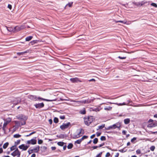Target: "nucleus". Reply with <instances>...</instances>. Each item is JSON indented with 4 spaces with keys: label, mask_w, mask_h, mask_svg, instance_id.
<instances>
[{
    "label": "nucleus",
    "mask_w": 157,
    "mask_h": 157,
    "mask_svg": "<svg viewBox=\"0 0 157 157\" xmlns=\"http://www.w3.org/2000/svg\"><path fill=\"white\" fill-rule=\"evenodd\" d=\"M11 121V119L10 118H8L7 120L5 121L3 124L2 129L4 131H5V128L6 126Z\"/></svg>",
    "instance_id": "nucleus-7"
},
{
    "label": "nucleus",
    "mask_w": 157,
    "mask_h": 157,
    "mask_svg": "<svg viewBox=\"0 0 157 157\" xmlns=\"http://www.w3.org/2000/svg\"><path fill=\"white\" fill-rule=\"evenodd\" d=\"M95 80L94 79V78H92V79H91L90 80H89V82H91V81H94V82H95Z\"/></svg>",
    "instance_id": "nucleus-58"
},
{
    "label": "nucleus",
    "mask_w": 157,
    "mask_h": 157,
    "mask_svg": "<svg viewBox=\"0 0 157 157\" xmlns=\"http://www.w3.org/2000/svg\"><path fill=\"white\" fill-rule=\"evenodd\" d=\"M72 4H73V2H70L68 3V4H67V6H69V7H71V6H72Z\"/></svg>",
    "instance_id": "nucleus-43"
},
{
    "label": "nucleus",
    "mask_w": 157,
    "mask_h": 157,
    "mask_svg": "<svg viewBox=\"0 0 157 157\" xmlns=\"http://www.w3.org/2000/svg\"><path fill=\"white\" fill-rule=\"evenodd\" d=\"M41 148L42 149V151H45L47 149V147L44 146L41 147Z\"/></svg>",
    "instance_id": "nucleus-35"
},
{
    "label": "nucleus",
    "mask_w": 157,
    "mask_h": 157,
    "mask_svg": "<svg viewBox=\"0 0 157 157\" xmlns=\"http://www.w3.org/2000/svg\"><path fill=\"white\" fill-rule=\"evenodd\" d=\"M151 5L152 6H153L155 7H157V5L155 3H151Z\"/></svg>",
    "instance_id": "nucleus-42"
},
{
    "label": "nucleus",
    "mask_w": 157,
    "mask_h": 157,
    "mask_svg": "<svg viewBox=\"0 0 157 157\" xmlns=\"http://www.w3.org/2000/svg\"><path fill=\"white\" fill-rule=\"evenodd\" d=\"M115 22L116 23L121 22L124 24L126 23V22L122 21H115Z\"/></svg>",
    "instance_id": "nucleus-30"
},
{
    "label": "nucleus",
    "mask_w": 157,
    "mask_h": 157,
    "mask_svg": "<svg viewBox=\"0 0 157 157\" xmlns=\"http://www.w3.org/2000/svg\"><path fill=\"white\" fill-rule=\"evenodd\" d=\"M70 126H71V124L70 122H68L67 124L63 123L62 125L60 126V128L62 130H64L68 128Z\"/></svg>",
    "instance_id": "nucleus-5"
},
{
    "label": "nucleus",
    "mask_w": 157,
    "mask_h": 157,
    "mask_svg": "<svg viewBox=\"0 0 157 157\" xmlns=\"http://www.w3.org/2000/svg\"><path fill=\"white\" fill-rule=\"evenodd\" d=\"M105 144V143H103L101 144H100L99 146H98V147H101L102 146H103Z\"/></svg>",
    "instance_id": "nucleus-57"
},
{
    "label": "nucleus",
    "mask_w": 157,
    "mask_h": 157,
    "mask_svg": "<svg viewBox=\"0 0 157 157\" xmlns=\"http://www.w3.org/2000/svg\"><path fill=\"white\" fill-rule=\"evenodd\" d=\"M120 127L121 125L118 123H117L116 124H114L112 125L109 126L107 128H105V129L107 130H113L115 129L116 128L120 129Z\"/></svg>",
    "instance_id": "nucleus-3"
},
{
    "label": "nucleus",
    "mask_w": 157,
    "mask_h": 157,
    "mask_svg": "<svg viewBox=\"0 0 157 157\" xmlns=\"http://www.w3.org/2000/svg\"><path fill=\"white\" fill-rule=\"evenodd\" d=\"M115 104H116L118 106H121L122 105H125L126 104L125 102H123V103H115Z\"/></svg>",
    "instance_id": "nucleus-38"
},
{
    "label": "nucleus",
    "mask_w": 157,
    "mask_h": 157,
    "mask_svg": "<svg viewBox=\"0 0 157 157\" xmlns=\"http://www.w3.org/2000/svg\"><path fill=\"white\" fill-rule=\"evenodd\" d=\"M14 29V32L16 33L18 31H19L21 30V27H19L18 26H17L14 27L13 28Z\"/></svg>",
    "instance_id": "nucleus-13"
},
{
    "label": "nucleus",
    "mask_w": 157,
    "mask_h": 157,
    "mask_svg": "<svg viewBox=\"0 0 157 157\" xmlns=\"http://www.w3.org/2000/svg\"><path fill=\"white\" fill-rule=\"evenodd\" d=\"M17 118L21 121H23V122H19L18 121H16V124L19 125H22L25 124V121L27 120L28 118L26 116L24 115L21 114L17 116L16 117Z\"/></svg>",
    "instance_id": "nucleus-1"
},
{
    "label": "nucleus",
    "mask_w": 157,
    "mask_h": 157,
    "mask_svg": "<svg viewBox=\"0 0 157 157\" xmlns=\"http://www.w3.org/2000/svg\"><path fill=\"white\" fill-rule=\"evenodd\" d=\"M93 99H88L87 100H84L85 104H88L90 103L91 102L93 101Z\"/></svg>",
    "instance_id": "nucleus-17"
},
{
    "label": "nucleus",
    "mask_w": 157,
    "mask_h": 157,
    "mask_svg": "<svg viewBox=\"0 0 157 157\" xmlns=\"http://www.w3.org/2000/svg\"><path fill=\"white\" fill-rule=\"evenodd\" d=\"M36 155L35 154H33L31 155V157H35Z\"/></svg>",
    "instance_id": "nucleus-64"
},
{
    "label": "nucleus",
    "mask_w": 157,
    "mask_h": 157,
    "mask_svg": "<svg viewBox=\"0 0 157 157\" xmlns=\"http://www.w3.org/2000/svg\"><path fill=\"white\" fill-rule=\"evenodd\" d=\"M155 147L154 146H152L151 147H150V149L151 151H154L155 149Z\"/></svg>",
    "instance_id": "nucleus-39"
},
{
    "label": "nucleus",
    "mask_w": 157,
    "mask_h": 157,
    "mask_svg": "<svg viewBox=\"0 0 157 157\" xmlns=\"http://www.w3.org/2000/svg\"><path fill=\"white\" fill-rule=\"evenodd\" d=\"M79 132L78 133L77 136H78L77 137V138L79 137V136H82L84 133V130L82 128H80L79 129Z\"/></svg>",
    "instance_id": "nucleus-11"
},
{
    "label": "nucleus",
    "mask_w": 157,
    "mask_h": 157,
    "mask_svg": "<svg viewBox=\"0 0 157 157\" xmlns=\"http://www.w3.org/2000/svg\"><path fill=\"white\" fill-rule=\"evenodd\" d=\"M119 155V153H117L116 154V155H115V157H118Z\"/></svg>",
    "instance_id": "nucleus-62"
},
{
    "label": "nucleus",
    "mask_w": 157,
    "mask_h": 157,
    "mask_svg": "<svg viewBox=\"0 0 157 157\" xmlns=\"http://www.w3.org/2000/svg\"><path fill=\"white\" fill-rule=\"evenodd\" d=\"M49 124H51L52 123V119H50L49 120Z\"/></svg>",
    "instance_id": "nucleus-53"
},
{
    "label": "nucleus",
    "mask_w": 157,
    "mask_h": 157,
    "mask_svg": "<svg viewBox=\"0 0 157 157\" xmlns=\"http://www.w3.org/2000/svg\"><path fill=\"white\" fill-rule=\"evenodd\" d=\"M56 149V148L55 147H51V149L52 150H55Z\"/></svg>",
    "instance_id": "nucleus-56"
},
{
    "label": "nucleus",
    "mask_w": 157,
    "mask_h": 157,
    "mask_svg": "<svg viewBox=\"0 0 157 157\" xmlns=\"http://www.w3.org/2000/svg\"><path fill=\"white\" fill-rule=\"evenodd\" d=\"M28 98L29 99L34 101H37L38 100L41 99L43 101H55V100H49L45 99L40 97L37 98L36 96L30 95L28 96Z\"/></svg>",
    "instance_id": "nucleus-2"
},
{
    "label": "nucleus",
    "mask_w": 157,
    "mask_h": 157,
    "mask_svg": "<svg viewBox=\"0 0 157 157\" xmlns=\"http://www.w3.org/2000/svg\"><path fill=\"white\" fill-rule=\"evenodd\" d=\"M27 143L29 144H35L36 143V140L35 139H32L31 140H28Z\"/></svg>",
    "instance_id": "nucleus-10"
},
{
    "label": "nucleus",
    "mask_w": 157,
    "mask_h": 157,
    "mask_svg": "<svg viewBox=\"0 0 157 157\" xmlns=\"http://www.w3.org/2000/svg\"><path fill=\"white\" fill-rule=\"evenodd\" d=\"M88 137V136H84L82 137V138L81 139L82 141L83 140L87 138Z\"/></svg>",
    "instance_id": "nucleus-40"
},
{
    "label": "nucleus",
    "mask_w": 157,
    "mask_h": 157,
    "mask_svg": "<svg viewBox=\"0 0 157 157\" xmlns=\"http://www.w3.org/2000/svg\"><path fill=\"white\" fill-rule=\"evenodd\" d=\"M6 29L8 31L11 32H14V29L12 27H8L7 26H6Z\"/></svg>",
    "instance_id": "nucleus-19"
},
{
    "label": "nucleus",
    "mask_w": 157,
    "mask_h": 157,
    "mask_svg": "<svg viewBox=\"0 0 157 157\" xmlns=\"http://www.w3.org/2000/svg\"><path fill=\"white\" fill-rule=\"evenodd\" d=\"M70 80L73 83L76 82L78 81L81 82L79 81V79L77 78H71L70 79Z\"/></svg>",
    "instance_id": "nucleus-14"
},
{
    "label": "nucleus",
    "mask_w": 157,
    "mask_h": 157,
    "mask_svg": "<svg viewBox=\"0 0 157 157\" xmlns=\"http://www.w3.org/2000/svg\"><path fill=\"white\" fill-rule=\"evenodd\" d=\"M91 111H99V110L98 108H95L94 109H92L91 110Z\"/></svg>",
    "instance_id": "nucleus-45"
},
{
    "label": "nucleus",
    "mask_w": 157,
    "mask_h": 157,
    "mask_svg": "<svg viewBox=\"0 0 157 157\" xmlns=\"http://www.w3.org/2000/svg\"><path fill=\"white\" fill-rule=\"evenodd\" d=\"M34 106L36 108L40 109L43 107L44 106V104L43 102H42L38 104H36L34 105Z\"/></svg>",
    "instance_id": "nucleus-8"
},
{
    "label": "nucleus",
    "mask_w": 157,
    "mask_h": 157,
    "mask_svg": "<svg viewBox=\"0 0 157 157\" xmlns=\"http://www.w3.org/2000/svg\"><path fill=\"white\" fill-rule=\"evenodd\" d=\"M33 38L32 36H29L26 37L25 38V41H29L31 40Z\"/></svg>",
    "instance_id": "nucleus-18"
},
{
    "label": "nucleus",
    "mask_w": 157,
    "mask_h": 157,
    "mask_svg": "<svg viewBox=\"0 0 157 157\" xmlns=\"http://www.w3.org/2000/svg\"><path fill=\"white\" fill-rule=\"evenodd\" d=\"M93 120V118L92 116H89L87 118H84V122L85 124L88 126Z\"/></svg>",
    "instance_id": "nucleus-4"
},
{
    "label": "nucleus",
    "mask_w": 157,
    "mask_h": 157,
    "mask_svg": "<svg viewBox=\"0 0 157 157\" xmlns=\"http://www.w3.org/2000/svg\"><path fill=\"white\" fill-rule=\"evenodd\" d=\"M57 136L59 138L63 139L64 138V135L63 134H61L59 136Z\"/></svg>",
    "instance_id": "nucleus-28"
},
{
    "label": "nucleus",
    "mask_w": 157,
    "mask_h": 157,
    "mask_svg": "<svg viewBox=\"0 0 157 157\" xmlns=\"http://www.w3.org/2000/svg\"><path fill=\"white\" fill-rule=\"evenodd\" d=\"M11 155L13 156H15L17 155V156H20L21 153L17 148L11 154Z\"/></svg>",
    "instance_id": "nucleus-6"
},
{
    "label": "nucleus",
    "mask_w": 157,
    "mask_h": 157,
    "mask_svg": "<svg viewBox=\"0 0 157 157\" xmlns=\"http://www.w3.org/2000/svg\"><path fill=\"white\" fill-rule=\"evenodd\" d=\"M28 151L29 154H30L32 153L33 152H34L33 149L29 150Z\"/></svg>",
    "instance_id": "nucleus-41"
},
{
    "label": "nucleus",
    "mask_w": 157,
    "mask_h": 157,
    "mask_svg": "<svg viewBox=\"0 0 157 157\" xmlns=\"http://www.w3.org/2000/svg\"><path fill=\"white\" fill-rule=\"evenodd\" d=\"M38 41V40H34L31 41L29 44H30L31 45H33L34 44H37Z\"/></svg>",
    "instance_id": "nucleus-21"
},
{
    "label": "nucleus",
    "mask_w": 157,
    "mask_h": 157,
    "mask_svg": "<svg viewBox=\"0 0 157 157\" xmlns=\"http://www.w3.org/2000/svg\"><path fill=\"white\" fill-rule=\"evenodd\" d=\"M130 120L129 119L127 118L125 119L124 120V123L125 124H129L130 122Z\"/></svg>",
    "instance_id": "nucleus-20"
},
{
    "label": "nucleus",
    "mask_w": 157,
    "mask_h": 157,
    "mask_svg": "<svg viewBox=\"0 0 157 157\" xmlns=\"http://www.w3.org/2000/svg\"><path fill=\"white\" fill-rule=\"evenodd\" d=\"M98 141V139L97 138H95L93 141L94 144H96L97 143Z\"/></svg>",
    "instance_id": "nucleus-26"
},
{
    "label": "nucleus",
    "mask_w": 157,
    "mask_h": 157,
    "mask_svg": "<svg viewBox=\"0 0 157 157\" xmlns=\"http://www.w3.org/2000/svg\"><path fill=\"white\" fill-rule=\"evenodd\" d=\"M136 138L134 137L132 139H131V142H132L133 143L135 140H136Z\"/></svg>",
    "instance_id": "nucleus-47"
},
{
    "label": "nucleus",
    "mask_w": 157,
    "mask_h": 157,
    "mask_svg": "<svg viewBox=\"0 0 157 157\" xmlns=\"http://www.w3.org/2000/svg\"><path fill=\"white\" fill-rule=\"evenodd\" d=\"M112 109V107L111 106H108L107 107H105L104 108V109L106 110H110Z\"/></svg>",
    "instance_id": "nucleus-25"
},
{
    "label": "nucleus",
    "mask_w": 157,
    "mask_h": 157,
    "mask_svg": "<svg viewBox=\"0 0 157 157\" xmlns=\"http://www.w3.org/2000/svg\"><path fill=\"white\" fill-rule=\"evenodd\" d=\"M8 7L10 10H11L12 9V6L10 4H8Z\"/></svg>",
    "instance_id": "nucleus-52"
},
{
    "label": "nucleus",
    "mask_w": 157,
    "mask_h": 157,
    "mask_svg": "<svg viewBox=\"0 0 157 157\" xmlns=\"http://www.w3.org/2000/svg\"><path fill=\"white\" fill-rule=\"evenodd\" d=\"M99 147L98 146H94L92 147V148H93V149H96L97 147Z\"/></svg>",
    "instance_id": "nucleus-55"
},
{
    "label": "nucleus",
    "mask_w": 157,
    "mask_h": 157,
    "mask_svg": "<svg viewBox=\"0 0 157 157\" xmlns=\"http://www.w3.org/2000/svg\"><path fill=\"white\" fill-rule=\"evenodd\" d=\"M80 113L81 114H85L86 113L85 110L84 109L82 110H81L80 111Z\"/></svg>",
    "instance_id": "nucleus-33"
},
{
    "label": "nucleus",
    "mask_w": 157,
    "mask_h": 157,
    "mask_svg": "<svg viewBox=\"0 0 157 157\" xmlns=\"http://www.w3.org/2000/svg\"><path fill=\"white\" fill-rule=\"evenodd\" d=\"M66 147H67V146L66 145L64 146L63 147V150H65L66 148Z\"/></svg>",
    "instance_id": "nucleus-63"
},
{
    "label": "nucleus",
    "mask_w": 157,
    "mask_h": 157,
    "mask_svg": "<svg viewBox=\"0 0 157 157\" xmlns=\"http://www.w3.org/2000/svg\"><path fill=\"white\" fill-rule=\"evenodd\" d=\"M82 140H81V139H80L78 140H77L76 141H75V143H77L78 144H80L81 143V142H82Z\"/></svg>",
    "instance_id": "nucleus-32"
},
{
    "label": "nucleus",
    "mask_w": 157,
    "mask_h": 157,
    "mask_svg": "<svg viewBox=\"0 0 157 157\" xmlns=\"http://www.w3.org/2000/svg\"><path fill=\"white\" fill-rule=\"evenodd\" d=\"M136 153L138 154H140L141 153L140 150V149H138L136 151Z\"/></svg>",
    "instance_id": "nucleus-46"
},
{
    "label": "nucleus",
    "mask_w": 157,
    "mask_h": 157,
    "mask_svg": "<svg viewBox=\"0 0 157 157\" xmlns=\"http://www.w3.org/2000/svg\"><path fill=\"white\" fill-rule=\"evenodd\" d=\"M33 149L34 152H38L40 150V147L39 146H37L36 147L34 148Z\"/></svg>",
    "instance_id": "nucleus-15"
},
{
    "label": "nucleus",
    "mask_w": 157,
    "mask_h": 157,
    "mask_svg": "<svg viewBox=\"0 0 157 157\" xmlns=\"http://www.w3.org/2000/svg\"><path fill=\"white\" fill-rule=\"evenodd\" d=\"M29 147V146L25 145L24 144H22L19 146V148L20 149H22L23 150H26Z\"/></svg>",
    "instance_id": "nucleus-9"
},
{
    "label": "nucleus",
    "mask_w": 157,
    "mask_h": 157,
    "mask_svg": "<svg viewBox=\"0 0 157 157\" xmlns=\"http://www.w3.org/2000/svg\"><path fill=\"white\" fill-rule=\"evenodd\" d=\"M102 152H101L100 153L98 154L97 156L96 157H101V154H102Z\"/></svg>",
    "instance_id": "nucleus-49"
},
{
    "label": "nucleus",
    "mask_w": 157,
    "mask_h": 157,
    "mask_svg": "<svg viewBox=\"0 0 157 157\" xmlns=\"http://www.w3.org/2000/svg\"><path fill=\"white\" fill-rule=\"evenodd\" d=\"M110 156V154L109 152H107L105 155L106 157H108Z\"/></svg>",
    "instance_id": "nucleus-50"
},
{
    "label": "nucleus",
    "mask_w": 157,
    "mask_h": 157,
    "mask_svg": "<svg viewBox=\"0 0 157 157\" xmlns=\"http://www.w3.org/2000/svg\"><path fill=\"white\" fill-rule=\"evenodd\" d=\"M105 127V124H102L101 126H100L98 127V129H97V130L98 129H102Z\"/></svg>",
    "instance_id": "nucleus-34"
},
{
    "label": "nucleus",
    "mask_w": 157,
    "mask_h": 157,
    "mask_svg": "<svg viewBox=\"0 0 157 157\" xmlns=\"http://www.w3.org/2000/svg\"><path fill=\"white\" fill-rule=\"evenodd\" d=\"M73 147V144L72 143H69L67 146V148L68 149H70L72 148Z\"/></svg>",
    "instance_id": "nucleus-22"
},
{
    "label": "nucleus",
    "mask_w": 157,
    "mask_h": 157,
    "mask_svg": "<svg viewBox=\"0 0 157 157\" xmlns=\"http://www.w3.org/2000/svg\"><path fill=\"white\" fill-rule=\"evenodd\" d=\"M59 118L61 119H64L65 118V117L64 116H59Z\"/></svg>",
    "instance_id": "nucleus-48"
},
{
    "label": "nucleus",
    "mask_w": 157,
    "mask_h": 157,
    "mask_svg": "<svg viewBox=\"0 0 157 157\" xmlns=\"http://www.w3.org/2000/svg\"><path fill=\"white\" fill-rule=\"evenodd\" d=\"M119 151L121 152H124L126 151L124 150V149H123L119 150Z\"/></svg>",
    "instance_id": "nucleus-51"
},
{
    "label": "nucleus",
    "mask_w": 157,
    "mask_h": 157,
    "mask_svg": "<svg viewBox=\"0 0 157 157\" xmlns=\"http://www.w3.org/2000/svg\"><path fill=\"white\" fill-rule=\"evenodd\" d=\"M43 141L41 140H38V143L39 144H41L43 143Z\"/></svg>",
    "instance_id": "nucleus-44"
},
{
    "label": "nucleus",
    "mask_w": 157,
    "mask_h": 157,
    "mask_svg": "<svg viewBox=\"0 0 157 157\" xmlns=\"http://www.w3.org/2000/svg\"><path fill=\"white\" fill-rule=\"evenodd\" d=\"M20 141L21 140H17L16 142H15V145L17 146L18 144H19L20 143Z\"/></svg>",
    "instance_id": "nucleus-37"
},
{
    "label": "nucleus",
    "mask_w": 157,
    "mask_h": 157,
    "mask_svg": "<svg viewBox=\"0 0 157 157\" xmlns=\"http://www.w3.org/2000/svg\"><path fill=\"white\" fill-rule=\"evenodd\" d=\"M29 50H27L25 52H18L17 53V55H19V56H20L21 55H23L26 53L29 52Z\"/></svg>",
    "instance_id": "nucleus-16"
},
{
    "label": "nucleus",
    "mask_w": 157,
    "mask_h": 157,
    "mask_svg": "<svg viewBox=\"0 0 157 157\" xmlns=\"http://www.w3.org/2000/svg\"><path fill=\"white\" fill-rule=\"evenodd\" d=\"M78 102H79L81 103L85 104L84 100H81V101H78Z\"/></svg>",
    "instance_id": "nucleus-60"
},
{
    "label": "nucleus",
    "mask_w": 157,
    "mask_h": 157,
    "mask_svg": "<svg viewBox=\"0 0 157 157\" xmlns=\"http://www.w3.org/2000/svg\"><path fill=\"white\" fill-rule=\"evenodd\" d=\"M65 144V143L62 142H59L57 143V144L59 146H63Z\"/></svg>",
    "instance_id": "nucleus-23"
},
{
    "label": "nucleus",
    "mask_w": 157,
    "mask_h": 157,
    "mask_svg": "<svg viewBox=\"0 0 157 157\" xmlns=\"http://www.w3.org/2000/svg\"><path fill=\"white\" fill-rule=\"evenodd\" d=\"M100 140L101 141H105L106 140V138L105 136H102L101 137Z\"/></svg>",
    "instance_id": "nucleus-36"
},
{
    "label": "nucleus",
    "mask_w": 157,
    "mask_h": 157,
    "mask_svg": "<svg viewBox=\"0 0 157 157\" xmlns=\"http://www.w3.org/2000/svg\"><path fill=\"white\" fill-rule=\"evenodd\" d=\"M16 148V145H14V146H12V147H10V150L11 151H13L15 150Z\"/></svg>",
    "instance_id": "nucleus-27"
},
{
    "label": "nucleus",
    "mask_w": 157,
    "mask_h": 157,
    "mask_svg": "<svg viewBox=\"0 0 157 157\" xmlns=\"http://www.w3.org/2000/svg\"><path fill=\"white\" fill-rule=\"evenodd\" d=\"M95 134H93V135H92L91 136H90V138L91 139H92L93 138H94L95 136Z\"/></svg>",
    "instance_id": "nucleus-61"
},
{
    "label": "nucleus",
    "mask_w": 157,
    "mask_h": 157,
    "mask_svg": "<svg viewBox=\"0 0 157 157\" xmlns=\"http://www.w3.org/2000/svg\"><path fill=\"white\" fill-rule=\"evenodd\" d=\"M122 133L123 135H125L126 134V131L125 130H123L122 131Z\"/></svg>",
    "instance_id": "nucleus-59"
},
{
    "label": "nucleus",
    "mask_w": 157,
    "mask_h": 157,
    "mask_svg": "<svg viewBox=\"0 0 157 157\" xmlns=\"http://www.w3.org/2000/svg\"><path fill=\"white\" fill-rule=\"evenodd\" d=\"M21 135L19 134H16L14 135L13 137L15 138H18L20 137Z\"/></svg>",
    "instance_id": "nucleus-29"
},
{
    "label": "nucleus",
    "mask_w": 157,
    "mask_h": 157,
    "mask_svg": "<svg viewBox=\"0 0 157 157\" xmlns=\"http://www.w3.org/2000/svg\"><path fill=\"white\" fill-rule=\"evenodd\" d=\"M101 133L100 132H97V133H96L97 136V137L101 135Z\"/></svg>",
    "instance_id": "nucleus-54"
},
{
    "label": "nucleus",
    "mask_w": 157,
    "mask_h": 157,
    "mask_svg": "<svg viewBox=\"0 0 157 157\" xmlns=\"http://www.w3.org/2000/svg\"><path fill=\"white\" fill-rule=\"evenodd\" d=\"M157 126V122H154L153 123L149 124L147 127L148 128H151Z\"/></svg>",
    "instance_id": "nucleus-12"
},
{
    "label": "nucleus",
    "mask_w": 157,
    "mask_h": 157,
    "mask_svg": "<svg viewBox=\"0 0 157 157\" xmlns=\"http://www.w3.org/2000/svg\"><path fill=\"white\" fill-rule=\"evenodd\" d=\"M9 145V143L8 142H6L4 144L3 146V147L4 149L8 147Z\"/></svg>",
    "instance_id": "nucleus-24"
},
{
    "label": "nucleus",
    "mask_w": 157,
    "mask_h": 157,
    "mask_svg": "<svg viewBox=\"0 0 157 157\" xmlns=\"http://www.w3.org/2000/svg\"><path fill=\"white\" fill-rule=\"evenodd\" d=\"M53 121L54 122L56 123H57L59 121L58 118L56 117L54 118Z\"/></svg>",
    "instance_id": "nucleus-31"
}]
</instances>
